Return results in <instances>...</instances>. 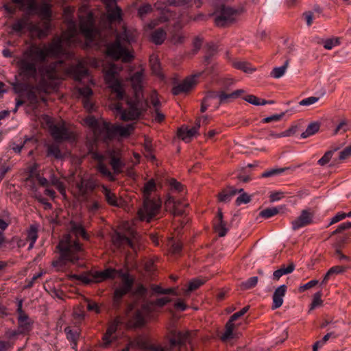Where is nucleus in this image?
I'll use <instances>...</instances> for the list:
<instances>
[{
    "label": "nucleus",
    "mask_w": 351,
    "mask_h": 351,
    "mask_svg": "<svg viewBox=\"0 0 351 351\" xmlns=\"http://www.w3.org/2000/svg\"><path fill=\"white\" fill-rule=\"evenodd\" d=\"M121 71V68L114 64L106 65L103 69L105 82L117 100L110 105V108L117 115L120 116L121 120H134L138 119L148 106L143 97V89L145 83V70L140 68L129 77L128 81L130 82L134 91V99L127 98L125 107L123 106L122 101L125 96V85L119 75Z\"/></svg>",
    "instance_id": "1"
},
{
    "label": "nucleus",
    "mask_w": 351,
    "mask_h": 351,
    "mask_svg": "<svg viewBox=\"0 0 351 351\" xmlns=\"http://www.w3.org/2000/svg\"><path fill=\"white\" fill-rule=\"evenodd\" d=\"M74 8H66L64 17L68 23V29L60 37H55L49 44L29 46L16 61L19 74L27 78H35L37 62H44L47 58H57L66 53L65 47L78 42L79 32L73 21Z\"/></svg>",
    "instance_id": "2"
},
{
    "label": "nucleus",
    "mask_w": 351,
    "mask_h": 351,
    "mask_svg": "<svg viewBox=\"0 0 351 351\" xmlns=\"http://www.w3.org/2000/svg\"><path fill=\"white\" fill-rule=\"evenodd\" d=\"M7 13L13 15L17 9L25 11L27 14H38L44 22V29H41L38 25L29 21V16L25 14L16 20L12 25V29L16 32H21L27 28L32 32L37 33L39 38L45 37L50 29L51 5L47 2H43L40 5L37 4L36 0H10L3 5Z\"/></svg>",
    "instance_id": "3"
},
{
    "label": "nucleus",
    "mask_w": 351,
    "mask_h": 351,
    "mask_svg": "<svg viewBox=\"0 0 351 351\" xmlns=\"http://www.w3.org/2000/svg\"><path fill=\"white\" fill-rule=\"evenodd\" d=\"M79 236L85 240L88 239V235L81 224L71 222L69 232L63 237L58 246L60 258L53 262V267H57L58 270H60V267L66 262L74 263L82 257L83 249L77 241Z\"/></svg>",
    "instance_id": "4"
},
{
    "label": "nucleus",
    "mask_w": 351,
    "mask_h": 351,
    "mask_svg": "<svg viewBox=\"0 0 351 351\" xmlns=\"http://www.w3.org/2000/svg\"><path fill=\"white\" fill-rule=\"evenodd\" d=\"M69 277L71 280H80L84 285H88L91 282H99L108 278L119 279V285L115 288L114 292V302H118L124 295L130 291L134 282V278L128 273L112 268L81 275H70Z\"/></svg>",
    "instance_id": "5"
},
{
    "label": "nucleus",
    "mask_w": 351,
    "mask_h": 351,
    "mask_svg": "<svg viewBox=\"0 0 351 351\" xmlns=\"http://www.w3.org/2000/svg\"><path fill=\"white\" fill-rule=\"evenodd\" d=\"M84 121L93 132L95 140L107 141L116 136L128 137L134 130L133 123L125 126L110 124L102 119L97 120L93 116H88Z\"/></svg>",
    "instance_id": "6"
},
{
    "label": "nucleus",
    "mask_w": 351,
    "mask_h": 351,
    "mask_svg": "<svg viewBox=\"0 0 351 351\" xmlns=\"http://www.w3.org/2000/svg\"><path fill=\"white\" fill-rule=\"evenodd\" d=\"M134 40L133 33L123 27V32L117 34L115 41L107 45V55L114 60L121 59L125 62H130L134 58L130 44Z\"/></svg>",
    "instance_id": "7"
},
{
    "label": "nucleus",
    "mask_w": 351,
    "mask_h": 351,
    "mask_svg": "<svg viewBox=\"0 0 351 351\" xmlns=\"http://www.w3.org/2000/svg\"><path fill=\"white\" fill-rule=\"evenodd\" d=\"M86 8H81L79 10L80 29V33L84 36L86 42L90 44L97 37L101 36V33L99 32L94 27L93 14L86 12Z\"/></svg>",
    "instance_id": "8"
},
{
    "label": "nucleus",
    "mask_w": 351,
    "mask_h": 351,
    "mask_svg": "<svg viewBox=\"0 0 351 351\" xmlns=\"http://www.w3.org/2000/svg\"><path fill=\"white\" fill-rule=\"evenodd\" d=\"M122 229L124 233L115 232L112 235L113 244L117 247L127 245L135 250L136 243L138 240L137 233L130 227L129 222L123 223Z\"/></svg>",
    "instance_id": "9"
},
{
    "label": "nucleus",
    "mask_w": 351,
    "mask_h": 351,
    "mask_svg": "<svg viewBox=\"0 0 351 351\" xmlns=\"http://www.w3.org/2000/svg\"><path fill=\"white\" fill-rule=\"evenodd\" d=\"M162 202L157 196L152 199H145L143 206L138 211V217L141 221L149 222L154 217L159 214Z\"/></svg>",
    "instance_id": "10"
},
{
    "label": "nucleus",
    "mask_w": 351,
    "mask_h": 351,
    "mask_svg": "<svg viewBox=\"0 0 351 351\" xmlns=\"http://www.w3.org/2000/svg\"><path fill=\"white\" fill-rule=\"evenodd\" d=\"M171 301V299L167 297H163L157 299L154 302H146L143 305L140 310H138L135 314L134 319L136 324L142 325L149 318V314L156 311L157 307H162L168 302Z\"/></svg>",
    "instance_id": "11"
},
{
    "label": "nucleus",
    "mask_w": 351,
    "mask_h": 351,
    "mask_svg": "<svg viewBox=\"0 0 351 351\" xmlns=\"http://www.w3.org/2000/svg\"><path fill=\"white\" fill-rule=\"evenodd\" d=\"M243 12L242 9L221 6L215 12V23L217 26H225L234 21Z\"/></svg>",
    "instance_id": "12"
},
{
    "label": "nucleus",
    "mask_w": 351,
    "mask_h": 351,
    "mask_svg": "<svg viewBox=\"0 0 351 351\" xmlns=\"http://www.w3.org/2000/svg\"><path fill=\"white\" fill-rule=\"evenodd\" d=\"M43 119L46 121L52 136L56 141L70 140L75 138V134L66 127L64 123L53 125L51 118L48 116H45Z\"/></svg>",
    "instance_id": "13"
},
{
    "label": "nucleus",
    "mask_w": 351,
    "mask_h": 351,
    "mask_svg": "<svg viewBox=\"0 0 351 351\" xmlns=\"http://www.w3.org/2000/svg\"><path fill=\"white\" fill-rule=\"evenodd\" d=\"M245 93L243 89H238L232 93H228L225 90L219 92H210L208 93V99L217 100V104H223L232 102V101L241 97Z\"/></svg>",
    "instance_id": "14"
},
{
    "label": "nucleus",
    "mask_w": 351,
    "mask_h": 351,
    "mask_svg": "<svg viewBox=\"0 0 351 351\" xmlns=\"http://www.w3.org/2000/svg\"><path fill=\"white\" fill-rule=\"evenodd\" d=\"M65 71L67 74L72 75L76 81H81L83 79L87 78L90 84H95L94 80L88 75L84 61H80L76 65L71 66L66 68Z\"/></svg>",
    "instance_id": "15"
},
{
    "label": "nucleus",
    "mask_w": 351,
    "mask_h": 351,
    "mask_svg": "<svg viewBox=\"0 0 351 351\" xmlns=\"http://www.w3.org/2000/svg\"><path fill=\"white\" fill-rule=\"evenodd\" d=\"M23 301L21 300L18 302L17 310L18 313V328L19 333L27 334L32 329L34 322L29 316L23 311Z\"/></svg>",
    "instance_id": "16"
},
{
    "label": "nucleus",
    "mask_w": 351,
    "mask_h": 351,
    "mask_svg": "<svg viewBox=\"0 0 351 351\" xmlns=\"http://www.w3.org/2000/svg\"><path fill=\"white\" fill-rule=\"evenodd\" d=\"M134 346L138 347L142 351H167L169 350L167 347L156 345L145 339L139 338L135 341L129 343L122 351H129L131 348Z\"/></svg>",
    "instance_id": "17"
},
{
    "label": "nucleus",
    "mask_w": 351,
    "mask_h": 351,
    "mask_svg": "<svg viewBox=\"0 0 351 351\" xmlns=\"http://www.w3.org/2000/svg\"><path fill=\"white\" fill-rule=\"evenodd\" d=\"M202 73H197L194 75H191L184 80L180 84L174 86L172 89L173 95H177L182 93L189 91L193 88L197 83V78L199 77Z\"/></svg>",
    "instance_id": "18"
},
{
    "label": "nucleus",
    "mask_w": 351,
    "mask_h": 351,
    "mask_svg": "<svg viewBox=\"0 0 351 351\" xmlns=\"http://www.w3.org/2000/svg\"><path fill=\"white\" fill-rule=\"evenodd\" d=\"M62 62H57L54 63L53 65L50 66L45 72L43 74V79L39 83V87L41 90L45 92H48L49 88L48 86H45L44 84V81L45 78L54 80L58 79L61 77L60 73V71L62 69Z\"/></svg>",
    "instance_id": "19"
},
{
    "label": "nucleus",
    "mask_w": 351,
    "mask_h": 351,
    "mask_svg": "<svg viewBox=\"0 0 351 351\" xmlns=\"http://www.w3.org/2000/svg\"><path fill=\"white\" fill-rule=\"evenodd\" d=\"M314 213L310 210H303L301 214L292 222V228L295 230L313 223Z\"/></svg>",
    "instance_id": "20"
},
{
    "label": "nucleus",
    "mask_w": 351,
    "mask_h": 351,
    "mask_svg": "<svg viewBox=\"0 0 351 351\" xmlns=\"http://www.w3.org/2000/svg\"><path fill=\"white\" fill-rule=\"evenodd\" d=\"M96 184L92 180L81 179L80 182L77 183L75 195L79 197H85L89 193L92 192L95 188Z\"/></svg>",
    "instance_id": "21"
},
{
    "label": "nucleus",
    "mask_w": 351,
    "mask_h": 351,
    "mask_svg": "<svg viewBox=\"0 0 351 351\" xmlns=\"http://www.w3.org/2000/svg\"><path fill=\"white\" fill-rule=\"evenodd\" d=\"M119 324L120 320L119 318H116L112 322H110L106 333L103 336L101 344L102 347L107 348L110 345L111 343L115 341L116 335L114 334Z\"/></svg>",
    "instance_id": "22"
},
{
    "label": "nucleus",
    "mask_w": 351,
    "mask_h": 351,
    "mask_svg": "<svg viewBox=\"0 0 351 351\" xmlns=\"http://www.w3.org/2000/svg\"><path fill=\"white\" fill-rule=\"evenodd\" d=\"M179 200H176L173 197H168L165 202V208L166 210L171 213L174 215H180L184 213V207L186 206Z\"/></svg>",
    "instance_id": "23"
},
{
    "label": "nucleus",
    "mask_w": 351,
    "mask_h": 351,
    "mask_svg": "<svg viewBox=\"0 0 351 351\" xmlns=\"http://www.w3.org/2000/svg\"><path fill=\"white\" fill-rule=\"evenodd\" d=\"M78 97L82 99L84 108L88 111H91L94 108V104L91 101V97L93 92L89 86L77 88Z\"/></svg>",
    "instance_id": "24"
},
{
    "label": "nucleus",
    "mask_w": 351,
    "mask_h": 351,
    "mask_svg": "<svg viewBox=\"0 0 351 351\" xmlns=\"http://www.w3.org/2000/svg\"><path fill=\"white\" fill-rule=\"evenodd\" d=\"M200 119H197L195 125L191 128L188 127H182L178 130V135L184 141L188 143L196 135L198 129L200 127Z\"/></svg>",
    "instance_id": "25"
},
{
    "label": "nucleus",
    "mask_w": 351,
    "mask_h": 351,
    "mask_svg": "<svg viewBox=\"0 0 351 351\" xmlns=\"http://www.w3.org/2000/svg\"><path fill=\"white\" fill-rule=\"evenodd\" d=\"M106 5L108 19L112 23V22L119 21L121 19V10L119 8L112 7L115 4V0H102Z\"/></svg>",
    "instance_id": "26"
},
{
    "label": "nucleus",
    "mask_w": 351,
    "mask_h": 351,
    "mask_svg": "<svg viewBox=\"0 0 351 351\" xmlns=\"http://www.w3.org/2000/svg\"><path fill=\"white\" fill-rule=\"evenodd\" d=\"M93 156L95 159L98 160L97 168L100 173L110 181L114 180L115 178L114 175L111 173L108 167L104 163L105 156L98 153H93Z\"/></svg>",
    "instance_id": "27"
},
{
    "label": "nucleus",
    "mask_w": 351,
    "mask_h": 351,
    "mask_svg": "<svg viewBox=\"0 0 351 351\" xmlns=\"http://www.w3.org/2000/svg\"><path fill=\"white\" fill-rule=\"evenodd\" d=\"M189 336V332H181L171 330L169 336V342L172 346H181L186 342Z\"/></svg>",
    "instance_id": "28"
},
{
    "label": "nucleus",
    "mask_w": 351,
    "mask_h": 351,
    "mask_svg": "<svg viewBox=\"0 0 351 351\" xmlns=\"http://www.w3.org/2000/svg\"><path fill=\"white\" fill-rule=\"evenodd\" d=\"M108 155L110 158V164L112 167L114 173L116 174L121 173L123 164L119 158L120 151L114 149L110 150L108 152Z\"/></svg>",
    "instance_id": "29"
},
{
    "label": "nucleus",
    "mask_w": 351,
    "mask_h": 351,
    "mask_svg": "<svg viewBox=\"0 0 351 351\" xmlns=\"http://www.w3.org/2000/svg\"><path fill=\"white\" fill-rule=\"evenodd\" d=\"M287 291V286L285 285L278 287L273 294L272 308L276 309L280 307L283 304V298Z\"/></svg>",
    "instance_id": "30"
},
{
    "label": "nucleus",
    "mask_w": 351,
    "mask_h": 351,
    "mask_svg": "<svg viewBox=\"0 0 351 351\" xmlns=\"http://www.w3.org/2000/svg\"><path fill=\"white\" fill-rule=\"evenodd\" d=\"M150 101L154 108L156 114L154 117L155 120L158 122L162 121L165 119V115L159 110L160 101L158 98V94L155 90L152 91L150 95Z\"/></svg>",
    "instance_id": "31"
},
{
    "label": "nucleus",
    "mask_w": 351,
    "mask_h": 351,
    "mask_svg": "<svg viewBox=\"0 0 351 351\" xmlns=\"http://www.w3.org/2000/svg\"><path fill=\"white\" fill-rule=\"evenodd\" d=\"M191 0H161L155 4L158 10H165L167 5L183 6L188 5Z\"/></svg>",
    "instance_id": "32"
},
{
    "label": "nucleus",
    "mask_w": 351,
    "mask_h": 351,
    "mask_svg": "<svg viewBox=\"0 0 351 351\" xmlns=\"http://www.w3.org/2000/svg\"><path fill=\"white\" fill-rule=\"evenodd\" d=\"M214 228L220 237L225 236L228 231L226 223L223 220V215L220 210L218 211L217 219L214 223Z\"/></svg>",
    "instance_id": "33"
},
{
    "label": "nucleus",
    "mask_w": 351,
    "mask_h": 351,
    "mask_svg": "<svg viewBox=\"0 0 351 351\" xmlns=\"http://www.w3.org/2000/svg\"><path fill=\"white\" fill-rule=\"evenodd\" d=\"M101 192L108 204L113 206H119L120 205L121 200L117 198L115 193H112L106 186H101Z\"/></svg>",
    "instance_id": "34"
},
{
    "label": "nucleus",
    "mask_w": 351,
    "mask_h": 351,
    "mask_svg": "<svg viewBox=\"0 0 351 351\" xmlns=\"http://www.w3.org/2000/svg\"><path fill=\"white\" fill-rule=\"evenodd\" d=\"M67 339L71 342L72 348L75 349L77 341L80 336L79 329L77 328H72L66 327L64 329Z\"/></svg>",
    "instance_id": "35"
},
{
    "label": "nucleus",
    "mask_w": 351,
    "mask_h": 351,
    "mask_svg": "<svg viewBox=\"0 0 351 351\" xmlns=\"http://www.w3.org/2000/svg\"><path fill=\"white\" fill-rule=\"evenodd\" d=\"M49 182L51 185L56 186L57 190L63 196V197L66 198V188L64 184L61 180H60V179H58L54 175H51L50 176Z\"/></svg>",
    "instance_id": "36"
},
{
    "label": "nucleus",
    "mask_w": 351,
    "mask_h": 351,
    "mask_svg": "<svg viewBox=\"0 0 351 351\" xmlns=\"http://www.w3.org/2000/svg\"><path fill=\"white\" fill-rule=\"evenodd\" d=\"M49 182L51 185L56 186L57 190L63 196V197L66 198V188L64 184L61 180H60V179H58L54 175H51L50 176Z\"/></svg>",
    "instance_id": "37"
},
{
    "label": "nucleus",
    "mask_w": 351,
    "mask_h": 351,
    "mask_svg": "<svg viewBox=\"0 0 351 351\" xmlns=\"http://www.w3.org/2000/svg\"><path fill=\"white\" fill-rule=\"evenodd\" d=\"M320 124L318 122H313L308 125L306 130L301 134L302 138H306L315 134L319 130Z\"/></svg>",
    "instance_id": "38"
},
{
    "label": "nucleus",
    "mask_w": 351,
    "mask_h": 351,
    "mask_svg": "<svg viewBox=\"0 0 351 351\" xmlns=\"http://www.w3.org/2000/svg\"><path fill=\"white\" fill-rule=\"evenodd\" d=\"M243 99L248 103L255 106H263L267 104H273V101H267L265 99L258 98L253 95H245Z\"/></svg>",
    "instance_id": "39"
},
{
    "label": "nucleus",
    "mask_w": 351,
    "mask_h": 351,
    "mask_svg": "<svg viewBox=\"0 0 351 351\" xmlns=\"http://www.w3.org/2000/svg\"><path fill=\"white\" fill-rule=\"evenodd\" d=\"M243 191V189H241L239 191L237 190H228L223 191L221 193L219 194L218 198L219 200L221 202H228L230 201L232 197L235 195L237 193H241Z\"/></svg>",
    "instance_id": "40"
},
{
    "label": "nucleus",
    "mask_w": 351,
    "mask_h": 351,
    "mask_svg": "<svg viewBox=\"0 0 351 351\" xmlns=\"http://www.w3.org/2000/svg\"><path fill=\"white\" fill-rule=\"evenodd\" d=\"M289 64V60H287L282 66L274 68L271 72V76L276 79H278L283 76L286 72Z\"/></svg>",
    "instance_id": "41"
},
{
    "label": "nucleus",
    "mask_w": 351,
    "mask_h": 351,
    "mask_svg": "<svg viewBox=\"0 0 351 351\" xmlns=\"http://www.w3.org/2000/svg\"><path fill=\"white\" fill-rule=\"evenodd\" d=\"M166 38V32L162 29H158L153 32L152 40L156 45L162 44Z\"/></svg>",
    "instance_id": "42"
},
{
    "label": "nucleus",
    "mask_w": 351,
    "mask_h": 351,
    "mask_svg": "<svg viewBox=\"0 0 351 351\" xmlns=\"http://www.w3.org/2000/svg\"><path fill=\"white\" fill-rule=\"evenodd\" d=\"M345 271V267L342 266H334L331 267L328 272L326 274V275L324 277V279L322 280V284H326L328 280L330 279V276L334 274H339Z\"/></svg>",
    "instance_id": "43"
},
{
    "label": "nucleus",
    "mask_w": 351,
    "mask_h": 351,
    "mask_svg": "<svg viewBox=\"0 0 351 351\" xmlns=\"http://www.w3.org/2000/svg\"><path fill=\"white\" fill-rule=\"evenodd\" d=\"M155 189H156V185H155V183L154 182V181L150 180V181L147 182L145 184V186L143 187V190L144 199H152L153 197H151V193L153 191H154Z\"/></svg>",
    "instance_id": "44"
},
{
    "label": "nucleus",
    "mask_w": 351,
    "mask_h": 351,
    "mask_svg": "<svg viewBox=\"0 0 351 351\" xmlns=\"http://www.w3.org/2000/svg\"><path fill=\"white\" fill-rule=\"evenodd\" d=\"M234 328V325L232 322L229 320L226 325V330L224 333L221 336V339L223 341H226L229 339L233 338V330Z\"/></svg>",
    "instance_id": "45"
},
{
    "label": "nucleus",
    "mask_w": 351,
    "mask_h": 351,
    "mask_svg": "<svg viewBox=\"0 0 351 351\" xmlns=\"http://www.w3.org/2000/svg\"><path fill=\"white\" fill-rule=\"evenodd\" d=\"M27 182L36 181L39 183L40 186H49V181L44 177L41 176L39 174L34 175L32 173L29 177L27 180Z\"/></svg>",
    "instance_id": "46"
},
{
    "label": "nucleus",
    "mask_w": 351,
    "mask_h": 351,
    "mask_svg": "<svg viewBox=\"0 0 351 351\" xmlns=\"http://www.w3.org/2000/svg\"><path fill=\"white\" fill-rule=\"evenodd\" d=\"M258 281V278L257 276H253L248 278L247 280L243 282L241 285V287L243 289H250L254 287Z\"/></svg>",
    "instance_id": "47"
},
{
    "label": "nucleus",
    "mask_w": 351,
    "mask_h": 351,
    "mask_svg": "<svg viewBox=\"0 0 351 351\" xmlns=\"http://www.w3.org/2000/svg\"><path fill=\"white\" fill-rule=\"evenodd\" d=\"M233 66L240 70L243 71L245 73H252L255 69L252 68L250 65L246 62L237 61L233 63Z\"/></svg>",
    "instance_id": "48"
},
{
    "label": "nucleus",
    "mask_w": 351,
    "mask_h": 351,
    "mask_svg": "<svg viewBox=\"0 0 351 351\" xmlns=\"http://www.w3.org/2000/svg\"><path fill=\"white\" fill-rule=\"evenodd\" d=\"M150 64L153 73L157 75H160V65L156 56H152L150 57Z\"/></svg>",
    "instance_id": "49"
},
{
    "label": "nucleus",
    "mask_w": 351,
    "mask_h": 351,
    "mask_svg": "<svg viewBox=\"0 0 351 351\" xmlns=\"http://www.w3.org/2000/svg\"><path fill=\"white\" fill-rule=\"evenodd\" d=\"M47 155L53 156L56 158H61L62 157V154L58 146L54 144L48 146Z\"/></svg>",
    "instance_id": "50"
},
{
    "label": "nucleus",
    "mask_w": 351,
    "mask_h": 351,
    "mask_svg": "<svg viewBox=\"0 0 351 351\" xmlns=\"http://www.w3.org/2000/svg\"><path fill=\"white\" fill-rule=\"evenodd\" d=\"M322 293L321 291L317 292L314 294L312 303L311 304V310H313L317 306H319L322 304Z\"/></svg>",
    "instance_id": "51"
},
{
    "label": "nucleus",
    "mask_w": 351,
    "mask_h": 351,
    "mask_svg": "<svg viewBox=\"0 0 351 351\" xmlns=\"http://www.w3.org/2000/svg\"><path fill=\"white\" fill-rule=\"evenodd\" d=\"M206 280L196 278L191 280L189 284V288L186 291V293L195 290L199 288L205 282Z\"/></svg>",
    "instance_id": "52"
},
{
    "label": "nucleus",
    "mask_w": 351,
    "mask_h": 351,
    "mask_svg": "<svg viewBox=\"0 0 351 351\" xmlns=\"http://www.w3.org/2000/svg\"><path fill=\"white\" fill-rule=\"evenodd\" d=\"M38 238V229L34 226H31L27 231V239L35 243Z\"/></svg>",
    "instance_id": "53"
},
{
    "label": "nucleus",
    "mask_w": 351,
    "mask_h": 351,
    "mask_svg": "<svg viewBox=\"0 0 351 351\" xmlns=\"http://www.w3.org/2000/svg\"><path fill=\"white\" fill-rule=\"evenodd\" d=\"M278 213V210L276 208H269L264 209L260 213V215L264 218H269L276 215Z\"/></svg>",
    "instance_id": "54"
},
{
    "label": "nucleus",
    "mask_w": 351,
    "mask_h": 351,
    "mask_svg": "<svg viewBox=\"0 0 351 351\" xmlns=\"http://www.w3.org/2000/svg\"><path fill=\"white\" fill-rule=\"evenodd\" d=\"M339 45L337 38H329L323 41V46L326 49L330 50Z\"/></svg>",
    "instance_id": "55"
},
{
    "label": "nucleus",
    "mask_w": 351,
    "mask_h": 351,
    "mask_svg": "<svg viewBox=\"0 0 351 351\" xmlns=\"http://www.w3.org/2000/svg\"><path fill=\"white\" fill-rule=\"evenodd\" d=\"M284 171H285V169H283V168L271 169L267 170V171H265L264 173H263L262 177L263 178L271 177V176H274L276 175L280 174Z\"/></svg>",
    "instance_id": "56"
},
{
    "label": "nucleus",
    "mask_w": 351,
    "mask_h": 351,
    "mask_svg": "<svg viewBox=\"0 0 351 351\" xmlns=\"http://www.w3.org/2000/svg\"><path fill=\"white\" fill-rule=\"evenodd\" d=\"M349 130V125L346 120H342L339 125L337 126L335 133H344Z\"/></svg>",
    "instance_id": "57"
},
{
    "label": "nucleus",
    "mask_w": 351,
    "mask_h": 351,
    "mask_svg": "<svg viewBox=\"0 0 351 351\" xmlns=\"http://www.w3.org/2000/svg\"><path fill=\"white\" fill-rule=\"evenodd\" d=\"M285 115V113L273 114L269 117H265L262 120L263 123L276 122L280 121Z\"/></svg>",
    "instance_id": "58"
},
{
    "label": "nucleus",
    "mask_w": 351,
    "mask_h": 351,
    "mask_svg": "<svg viewBox=\"0 0 351 351\" xmlns=\"http://www.w3.org/2000/svg\"><path fill=\"white\" fill-rule=\"evenodd\" d=\"M318 100H319V97H309L302 99L299 102V104L300 106H311V105L315 104L317 101H318Z\"/></svg>",
    "instance_id": "59"
},
{
    "label": "nucleus",
    "mask_w": 351,
    "mask_h": 351,
    "mask_svg": "<svg viewBox=\"0 0 351 351\" xmlns=\"http://www.w3.org/2000/svg\"><path fill=\"white\" fill-rule=\"evenodd\" d=\"M73 315L75 319L79 320L83 319L85 317V312L83 306H79L75 308L73 311Z\"/></svg>",
    "instance_id": "60"
},
{
    "label": "nucleus",
    "mask_w": 351,
    "mask_h": 351,
    "mask_svg": "<svg viewBox=\"0 0 351 351\" xmlns=\"http://www.w3.org/2000/svg\"><path fill=\"white\" fill-rule=\"evenodd\" d=\"M208 97V94L204 97V99L202 103L201 111L202 112H205L207 110L208 106H211L212 104H215L214 99H207Z\"/></svg>",
    "instance_id": "61"
},
{
    "label": "nucleus",
    "mask_w": 351,
    "mask_h": 351,
    "mask_svg": "<svg viewBox=\"0 0 351 351\" xmlns=\"http://www.w3.org/2000/svg\"><path fill=\"white\" fill-rule=\"evenodd\" d=\"M250 201V197L245 193L241 194L236 199V204L241 205L242 204H247Z\"/></svg>",
    "instance_id": "62"
},
{
    "label": "nucleus",
    "mask_w": 351,
    "mask_h": 351,
    "mask_svg": "<svg viewBox=\"0 0 351 351\" xmlns=\"http://www.w3.org/2000/svg\"><path fill=\"white\" fill-rule=\"evenodd\" d=\"M351 228V222H345L338 226L337 228L332 232V235L337 234Z\"/></svg>",
    "instance_id": "63"
},
{
    "label": "nucleus",
    "mask_w": 351,
    "mask_h": 351,
    "mask_svg": "<svg viewBox=\"0 0 351 351\" xmlns=\"http://www.w3.org/2000/svg\"><path fill=\"white\" fill-rule=\"evenodd\" d=\"M351 156V145L346 147L343 150L339 153V159L345 160Z\"/></svg>",
    "instance_id": "64"
}]
</instances>
